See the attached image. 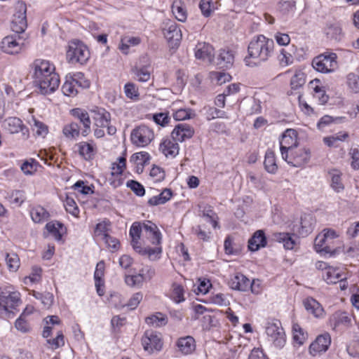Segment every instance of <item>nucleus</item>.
I'll return each instance as SVG.
<instances>
[{
    "instance_id": "f257e3e1",
    "label": "nucleus",
    "mask_w": 359,
    "mask_h": 359,
    "mask_svg": "<svg viewBox=\"0 0 359 359\" xmlns=\"http://www.w3.org/2000/svg\"><path fill=\"white\" fill-rule=\"evenodd\" d=\"M34 83L41 94L53 93L60 85L59 75L53 64L44 60H36L33 63Z\"/></svg>"
},
{
    "instance_id": "f03ea898",
    "label": "nucleus",
    "mask_w": 359,
    "mask_h": 359,
    "mask_svg": "<svg viewBox=\"0 0 359 359\" xmlns=\"http://www.w3.org/2000/svg\"><path fill=\"white\" fill-rule=\"evenodd\" d=\"M273 41L264 35L255 36L248 45V55L244 59L246 65L257 66L266 61L273 51Z\"/></svg>"
},
{
    "instance_id": "7ed1b4c3",
    "label": "nucleus",
    "mask_w": 359,
    "mask_h": 359,
    "mask_svg": "<svg viewBox=\"0 0 359 359\" xmlns=\"http://www.w3.org/2000/svg\"><path fill=\"white\" fill-rule=\"evenodd\" d=\"M339 234L332 229H324L315 238L314 248L318 252L324 254H334L337 252L336 245Z\"/></svg>"
},
{
    "instance_id": "20e7f679",
    "label": "nucleus",
    "mask_w": 359,
    "mask_h": 359,
    "mask_svg": "<svg viewBox=\"0 0 359 359\" xmlns=\"http://www.w3.org/2000/svg\"><path fill=\"white\" fill-rule=\"evenodd\" d=\"M90 58L88 48L81 41L73 40L69 43L67 50V60L69 63L83 65Z\"/></svg>"
},
{
    "instance_id": "39448f33",
    "label": "nucleus",
    "mask_w": 359,
    "mask_h": 359,
    "mask_svg": "<svg viewBox=\"0 0 359 359\" xmlns=\"http://www.w3.org/2000/svg\"><path fill=\"white\" fill-rule=\"evenodd\" d=\"M337 54L334 53H325L313 60L312 66L319 72H332L337 67Z\"/></svg>"
},
{
    "instance_id": "423d86ee",
    "label": "nucleus",
    "mask_w": 359,
    "mask_h": 359,
    "mask_svg": "<svg viewBox=\"0 0 359 359\" xmlns=\"http://www.w3.org/2000/svg\"><path fill=\"white\" fill-rule=\"evenodd\" d=\"M27 6L22 1H18L15 6V12L11 22V29L13 32L20 34L25 32L27 27Z\"/></svg>"
},
{
    "instance_id": "0eeeda50",
    "label": "nucleus",
    "mask_w": 359,
    "mask_h": 359,
    "mask_svg": "<svg viewBox=\"0 0 359 359\" xmlns=\"http://www.w3.org/2000/svg\"><path fill=\"white\" fill-rule=\"evenodd\" d=\"M348 277L349 274L347 271L332 266H330L323 273V278L327 284H336L339 283L341 290L347 289V279Z\"/></svg>"
},
{
    "instance_id": "6e6552de",
    "label": "nucleus",
    "mask_w": 359,
    "mask_h": 359,
    "mask_svg": "<svg viewBox=\"0 0 359 359\" xmlns=\"http://www.w3.org/2000/svg\"><path fill=\"white\" fill-rule=\"evenodd\" d=\"M163 33L170 48H176L180 46L182 34L176 22L170 20L165 22Z\"/></svg>"
},
{
    "instance_id": "1a4fd4ad",
    "label": "nucleus",
    "mask_w": 359,
    "mask_h": 359,
    "mask_svg": "<svg viewBox=\"0 0 359 359\" xmlns=\"http://www.w3.org/2000/svg\"><path fill=\"white\" fill-rule=\"evenodd\" d=\"M154 134L151 129L144 125L134 128L130 135L131 142L137 147H145L154 139Z\"/></svg>"
},
{
    "instance_id": "9d476101",
    "label": "nucleus",
    "mask_w": 359,
    "mask_h": 359,
    "mask_svg": "<svg viewBox=\"0 0 359 359\" xmlns=\"http://www.w3.org/2000/svg\"><path fill=\"white\" fill-rule=\"evenodd\" d=\"M20 302V293L0 289V316L10 312Z\"/></svg>"
},
{
    "instance_id": "9b49d317",
    "label": "nucleus",
    "mask_w": 359,
    "mask_h": 359,
    "mask_svg": "<svg viewBox=\"0 0 359 359\" xmlns=\"http://www.w3.org/2000/svg\"><path fill=\"white\" fill-rule=\"evenodd\" d=\"M297 144V133L294 129H287L282 135L280 142L282 158L287 159L288 151L295 148Z\"/></svg>"
},
{
    "instance_id": "f8f14e48",
    "label": "nucleus",
    "mask_w": 359,
    "mask_h": 359,
    "mask_svg": "<svg viewBox=\"0 0 359 359\" xmlns=\"http://www.w3.org/2000/svg\"><path fill=\"white\" fill-rule=\"evenodd\" d=\"M289 157L284 159L294 167H301L307 163L311 157V152L306 148H297V147L288 151Z\"/></svg>"
},
{
    "instance_id": "ddd939ff",
    "label": "nucleus",
    "mask_w": 359,
    "mask_h": 359,
    "mask_svg": "<svg viewBox=\"0 0 359 359\" xmlns=\"http://www.w3.org/2000/svg\"><path fill=\"white\" fill-rule=\"evenodd\" d=\"M266 333L277 347H283L285 343V334L280 322L268 323Z\"/></svg>"
},
{
    "instance_id": "4468645a",
    "label": "nucleus",
    "mask_w": 359,
    "mask_h": 359,
    "mask_svg": "<svg viewBox=\"0 0 359 359\" xmlns=\"http://www.w3.org/2000/svg\"><path fill=\"white\" fill-rule=\"evenodd\" d=\"M21 38L14 35H8L5 36L0 43V49L5 53L10 55H15L18 54L22 47V43H21L19 40Z\"/></svg>"
},
{
    "instance_id": "2eb2a0df",
    "label": "nucleus",
    "mask_w": 359,
    "mask_h": 359,
    "mask_svg": "<svg viewBox=\"0 0 359 359\" xmlns=\"http://www.w3.org/2000/svg\"><path fill=\"white\" fill-rule=\"evenodd\" d=\"M142 344L144 349L149 353L154 351H160L162 348L163 343L158 334L153 331H146L142 338Z\"/></svg>"
},
{
    "instance_id": "dca6fc26",
    "label": "nucleus",
    "mask_w": 359,
    "mask_h": 359,
    "mask_svg": "<svg viewBox=\"0 0 359 359\" xmlns=\"http://www.w3.org/2000/svg\"><path fill=\"white\" fill-rule=\"evenodd\" d=\"M194 134V129L187 123H179L173 129L171 136L175 142H184Z\"/></svg>"
},
{
    "instance_id": "f3484780",
    "label": "nucleus",
    "mask_w": 359,
    "mask_h": 359,
    "mask_svg": "<svg viewBox=\"0 0 359 359\" xmlns=\"http://www.w3.org/2000/svg\"><path fill=\"white\" fill-rule=\"evenodd\" d=\"M331 343V337L328 333L318 336L309 347L310 353L313 355L325 352L327 350Z\"/></svg>"
},
{
    "instance_id": "a211bd4d",
    "label": "nucleus",
    "mask_w": 359,
    "mask_h": 359,
    "mask_svg": "<svg viewBox=\"0 0 359 359\" xmlns=\"http://www.w3.org/2000/svg\"><path fill=\"white\" fill-rule=\"evenodd\" d=\"M90 116L94 121V125L97 128H105L110 123V114L104 109L97 108L90 111Z\"/></svg>"
},
{
    "instance_id": "6ab92c4d",
    "label": "nucleus",
    "mask_w": 359,
    "mask_h": 359,
    "mask_svg": "<svg viewBox=\"0 0 359 359\" xmlns=\"http://www.w3.org/2000/svg\"><path fill=\"white\" fill-rule=\"evenodd\" d=\"M143 232L145 236L154 245H159L161 240V233L157 226L151 221L143 222Z\"/></svg>"
},
{
    "instance_id": "aec40b11",
    "label": "nucleus",
    "mask_w": 359,
    "mask_h": 359,
    "mask_svg": "<svg viewBox=\"0 0 359 359\" xmlns=\"http://www.w3.org/2000/svg\"><path fill=\"white\" fill-rule=\"evenodd\" d=\"M195 56L197 59L211 62L214 59V48L207 43H198L195 48Z\"/></svg>"
},
{
    "instance_id": "412c9836",
    "label": "nucleus",
    "mask_w": 359,
    "mask_h": 359,
    "mask_svg": "<svg viewBox=\"0 0 359 359\" xmlns=\"http://www.w3.org/2000/svg\"><path fill=\"white\" fill-rule=\"evenodd\" d=\"M178 351L184 355L191 354L196 348V342L191 336L180 337L176 342Z\"/></svg>"
},
{
    "instance_id": "4be33fe9",
    "label": "nucleus",
    "mask_w": 359,
    "mask_h": 359,
    "mask_svg": "<svg viewBox=\"0 0 359 359\" xmlns=\"http://www.w3.org/2000/svg\"><path fill=\"white\" fill-rule=\"evenodd\" d=\"M75 147L79 155L86 160L92 159L96 151V144L93 141L81 142Z\"/></svg>"
},
{
    "instance_id": "5701e85b",
    "label": "nucleus",
    "mask_w": 359,
    "mask_h": 359,
    "mask_svg": "<svg viewBox=\"0 0 359 359\" xmlns=\"http://www.w3.org/2000/svg\"><path fill=\"white\" fill-rule=\"evenodd\" d=\"M304 306L306 310L316 318H323L325 315L320 304L312 297L306 298L304 301Z\"/></svg>"
},
{
    "instance_id": "b1692460",
    "label": "nucleus",
    "mask_w": 359,
    "mask_h": 359,
    "mask_svg": "<svg viewBox=\"0 0 359 359\" xmlns=\"http://www.w3.org/2000/svg\"><path fill=\"white\" fill-rule=\"evenodd\" d=\"M250 280L242 273H236L229 281L230 287L233 290L247 291L250 288Z\"/></svg>"
},
{
    "instance_id": "393cba45",
    "label": "nucleus",
    "mask_w": 359,
    "mask_h": 359,
    "mask_svg": "<svg viewBox=\"0 0 359 359\" xmlns=\"http://www.w3.org/2000/svg\"><path fill=\"white\" fill-rule=\"evenodd\" d=\"M73 115L77 118L83 126V129L81 132L83 136H87L90 132V117L88 113L80 109L73 110Z\"/></svg>"
},
{
    "instance_id": "a878e982",
    "label": "nucleus",
    "mask_w": 359,
    "mask_h": 359,
    "mask_svg": "<svg viewBox=\"0 0 359 359\" xmlns=\"http://www.w3.org/2000/svg\"><path fill=\"white\" fill-rule=\"evenodd\" d=\"M160 150L166 157H175L179 153V145L172 139H165L160 144Z\"/></svg>"
},
{
    "instance_id": "bb28decb",
    "label": "nucleus",
    "mask_w": 359,
    "mask_h": 359,
    "mask_svg": "<svg viewBox=\"0 0 359 359\" xmlns=\"http://www.w3.org/2000/svg\"><path fill=\"white\" fill-rule=\"evenodd\" d=\"M266 245V240L264 233L262 230L257 231L248 241V248L250 251L255 252L260 248Z\"/></svg>"
},
{
    "instance_id": "cd10ccee",
    "label": "nucleus",
    "mask_w": 359,
    "mask_h": 359,
    "mask_svg": "<svg viewBox=\"0 0 359 359\" xmlns=\"http://www.w3.org/2000/svg\"><path fill=\"white\" fill-rule=\"evenodd\" d=\"M273 239L275 241L282 243L287 250H292L297 245V239L294 235H290L287 233H274Z\"/></svg>"
},
{
    "instance_id": "c85d7f7f",
    "label": "nucleus",
    "mask_w": 359,
    "mask_h": 359,
    "mask_svg": "<svg viewBox=\"0 0 359 359\" xmlns=\"http://www.w3.org/2000/svg\"><path fill=\"white\" fill-rule=\"evenodd\" d=\"M104 273V263L103 261H100L97 264L94 278L95 281V287L97 290V292L100 296H102L104 294V280H102V277Z\"/></svg>"
},
{
    "instance_id": "c756f323",
    "label": "nucleus",
    "mask_w": 359,
    "mask_h": 359,
    "mask_svg": "<svg viewBox=\"0 0 359 359\" xmlns=\"http://www.w3.org/2000/svg\"><path fill=\"white\" fill-rule=\"evenodd\" d=\"M4 128L11 134L18 133L25 129L21 119L17 117H9L4 121Z\"/></svg>"
},
{
    "instance_id": "7c9ffc66",
    "label": "nucleus",
    "mask_w": 359,
    "mask_h": 359,
    "mask_svg": "<svg viewBox=\"0 0 359 359\" xmlns=\"http://www.w3.org/2000/svg\"><path fill=\"white\" fill-rule=\"evenodd\" d=\"M234 61V55L230 50H221L217 56V64L222 68H229Z\"/></svg>"
},
{
    "instance_id": "2f4dec72",
    "label": "nucleus",
    "mask_w": 359,
    "mask_h": 359,
    "mask_svg": "<svg viewBox=\"0 0 359 359\" xmlns=\"http://www.w3.org/2000/svg\"><path fill=\"white\" fill-rule=\"evenodd\" d=\"M29 123L34 135L44 138L48 133V127L43 122L37 120L34 116H32Z\"/></svg>"
},
{
    "instance_id": "473e14b6",
    "label": "nucleus",
    "mask_w": 359,
    "mask_h": 359,
    "mask_svg": "<svg viewBox=\"0 0 359 359\" xmlns=\"http://www.w3.org/2000/svg\"><path fill=\"white\" fill-rule=\"evenodd\" d=\"M202 222L209 223L216 229L218 226V217L210 206H205L201 210Z\"/></svg>"
},
{
    "instance_id": "72a5a7b5",
    "label": "nucleus",
    "mask_w": 359,
    "mask_h": 359,
    "mask_svg": "<svg viewBox=\"0 0 359 359\" xmlns=\"http://www.w3.org/2000/svg\"><path fill=\"white\" fill-rule=\"evenodd\" d=\"M172 12L175 18L180 22H185L187 13L184 4L181 0H174L172 5Z\"/></svg>"
},
{
    "instance_id": "f704fd0d",
    "label": "nucleus",
    "mask_w": 359,
    "mask_h": 359,
    "mask_svg": "<svg viewBox=\"0 0 359 359\" xmlns=\"http://www.w3.org/2000/svg\"><path fill=\"white\" fill-rule=\"evenodd\" d=\"M313 224V218L310 215H304L302 216L300 227L298 233L302 236H306L312 231Z\"/></svg>"
},
{
    "instance_id": "c9c22d12",
    "label": "nucleus",
    "mask_w": 359,
    "mask_h": 359,
    "mask_svg": "<svg viewBox=\"0 0 359 359\" xmlns=\"http://www.w3.org/2000/svg\"><path fill=\"white\" fill-rule=\"evenodd\" d=\"M142 232H143V223H133L130 229V235L132 238L133 247L135 250L140 248L139 239Z\"/></svg>"
},
{
    "instance_id": "e433bc0d",
    "label": "nucleus",
    "mask_w": 359,
    "mask_h": 359,
    "mask_svg": "<svg viewBox=\"0 0 359 359\" xmlns=\"http://www.w3.org/2000/svg\"><path fill=\"white\" fill-rule=\"evenodd\" d=\"M145 321L149 325L155 327H160L165 326L168 323V318L165 314L157 312L155 314L146 318Z\"/></svg>"
},
{
    "instance_id": "4c0bfd02",
    "label": "nucleus",
    "mask_w": 359,
    "mask_h": 359,
    "mask_svg": "<svg viewBox=\"0 0 359 359\" xmlns=\"http://www.w3.org/2000/svg\"><path fill=\"white\" fill-rule=\"evenodd\" d=\"M264 165L266 170L269 172L274 174L278 170V165L276 164L275 154L271 150H267L265 154V158Z\"/></svg>"
},
{
    "instance_id": "58836bf2",
    "label": "nucleus",
    "mask_w": 359,
    "mask_h": 359,
    "mask_svg": "<svg viewBox=\"0 0 359 359\" xmlns=\"http://www.w3.org/2000/svg\"><path fill=\"white\" fill-rule=\"evenodd\" d=\"M62 134L68 140H75L80 135V127L76 123H69L63 127Z\"/></svg>"
},
{
    "instance_id": "ea45409f",
    "label": "nucleus",
    "mask_w": 359,
    "mask_h": 359,
    "mask_svg": "<svg viewBox=\"0 0 359 359\" xmlns=\"http://www.w3.org/2000/svg\"><path fill=\"white\" fill-rule=\"evenodd\" d=\"M30 215L35 223L43 222L47 220L50 216L49 213L41 206H36L31 210Z\"/></svg>"
},
{
    "instance_id": "a19ab883",
    "label": "nucleus",
    "mask_w": 359,
    "mask_h": 359,
    "mask_svg": "<svg viewBox=\"0 0 359 359\" xmlns=\"http://www.w3.org/2000/svg\"><path fill=\"white\" fill-rule=\"evenodd\" d=\"M77 81L70 77L67 79L62 87V91L65 96L74 97L77 95L78 91L76 88Z\"/></svg>"
},
{
    "instance_id": "79ce46f5",
    "label": "nucleus",
    "mask_w": 359,
    "mask_h": 359,
    "mask_svg": "<svg viewBox=\"0 0 359 359\" xmlns=\"http://www.w3.org/2000/svg\"><path fill=\"white\" fill-rule=\"evenodd\" d=\"M144 275V269H142L137 274L126 276V283L130 287H140L145 280Z\"/></svg>"
},
{
    "instance_id": "37998d69",
    "label": "nucleus",
    "mask_w": 359,
    "mask_h": 359,
    "mask_svg": "<svg viewBox=\"0 0 359 359\" xmlns=\"http://www.w3.org/2000/svg\"><path fill=\"white\" fill-rule=\"evenodd\" d=\"M348 137V133L346 132H339L335 135L325 137L323 142L329 147H337V142L339 141L343 142Z\"/></svg>"
},
{
    "instance_id": "c03bdc74",
    "label": "nucleus",
    "mask_w": 359,
    "mask_h": 359,
    "mask_svg": "<svg viewBox=\"0 0 359 359\" xmlns=\"http://www.w3.org/2000/svg\"><path fill=\"white\" fill-rule=\"evenodd\" d=\"M172 196V192L170 189H165L158 196H153L148 201V203L150 205H158L160 204H164L170 199Z\"/></svg>"
},
{
    "instance_id": "a18cd8bd",
    "label": "nucleus",
    "mask_w": 359,
    "mask_h": 359,
    "mask_svg": "<svg viewBox=\"0 0 359 359\" xmlns=\"http://www.w3.org/2000/svg\"><path fill=\"white\" fill-rule=\"evenodd\" d=\"M348 321L349 318L346 316V313L341 311L334 313L330 318V324L333 329H336L338 326L341 325L346 324L348 323Z\"/></svg>"
},
{
    "instance_id": "49530a36",
    "label": "nucleus",
    "mask_w": 359,
    "mask_h": 359,
    "mask_svg": "<svg viewBox=\"0 0 359 359\" xmlns=\"http://www.w3.org/2000/svg\"><path fill=\"white\" fill-rule=\"evenodd\" d=\"M6 264L10 271L15 272L18 271L20 266V258L15 252L6 254Z\"/></svg>"
},
{
    "instance_id": "de8ad7c7",
    "label": "nucleus",
    "mask_w": 359,
    "mask_h": 359,
    "mask_svg": "<svg viewBox=\"0 0 359 359\" xmlns=\"http://www.w3.org/2000/svg\"><path fill=\"white\" fill-rule=\"evenodd\" d=\"M46 229L56 240L60 241L62 238V224L53 222H48L46 225Z\"/></svg>"
},
{
    "instance_id": "09e8293b",
    "label": "nucleus",
    "mask_w": 359,
    "mask_h": 359,
    "mask_svg": "<svg viewBox=\"0 0 359 359\" xmlns=\"http://www.w3.org/2000/svg\"><path fill=\"white\" fill-rule=\"evenodd\" d=\"M140 42L138 37L126 36L121 39L119 48L123 53L127 54L130 46L138 45Z\"/></svg>"
},
{
    "instance_id": "8fccbe9b",
    "label": "nucleus",
    "mask_w": 359,
    "mask_h": 359,
    "mask_svg": "<svg viewBox=\"0 0 359 359\" xmlns=\"http://www.w3.org/2000/svg\"><path fill=\"white\" fill-rule=\"evenodd\" d=\"M332 176V188L337 192L341 191L344 187L341 182V172L338 170H333L330 172Z\"/></svg>"
},
{
    "instance_id": "3c124183",
    "label": "nucleus",
    "mask_w": 359,
    "mask_h": 359,
    "mask_svg": "<svg viewBox=\"0 0 359 359\" xmlns=\"http://www.w3.org/2000/svg\"><path fill=\"white\" fill-rule=\"evenodd\" d=\"M205 224L202 222L201 224L193 227L192 231L199 239L206 241L210 238L211 232L206 229Z\"/></svg>"
},
{
    "instance_id": "603ef678",
    "label": "nucleus",
    "mask_w": 359,
    "mask_h": 359,
    "mask_svg": "<svg viewBox=\"0 0 359 359\" xmlns=\"http://www.w3.org/2000/svg\"><path fill=\"white\" fill-rule=\"evenodd\" d=\"M149 161V156L147 152H137L132 155L130 161L137 165H144L148 163Z\"/></svg>"
},
{
    "instance_id": "864d4df0",
    "label": "nucleus",
    "mask_w": 359,
    "mask_h": 359,
    "mask_svg": "<svg viewBox=\"0 0 359 359\" xmlns=\"http://www.w3.org/2000/svg\"><path fill=\"white\" fill-rule=\"evenodd\" d=\"M140 254L147 255L150 259H156L158 255L161 253V247H155L154 248H142L140 245V248L136 250Z\"/></svg>"
},
{
    "instance_id": "5fc2aeb1",
    "label": "nucleus",
    "mask_w": 359,
    "mask_h": 359,
    "mask_svg": "<svg viewBox=\"0 0 359 359\" xmlns=\"http://www.w3.org/2000/svg\"><path fill=\"white\" fill-rule=\"evenodd\" d=\"M64 205L67 212H68L74 217L79 216V208L72 198L67 196L64 202Z\"/></svg>"
},
{
    "instance_id": "6e6d98bb",
    "label": "nucleus",
    "mask_w": 359,
    "mask_h": 359,
    "mask_svg": "<svg viewBox=\"0 0 359 359\" xmlns=\"http://www.w3.org/2000/svg\"><path fill=\"white\" fill-rule=\"evenodd\" d=\"M305 74L301 71H297L290 81L292 88L297 89L305 83Z\"/></svg>"
},
{
    "instance_id": "4d7b16f0",
    "label": "nucleus",
    "mask_w": 359,
    "mask_h": 359,
    "mask_svg": "<svg viewBox=\"0 0 359 359\" xmlns=\"http://www.w3.org/2000/svg\"><path fill=\"white\" fill-rule=\"evenodd\" d=\"M279 64L281 67H285L292 64L293 62V56L288 52H287L285 49H282L278 57Z\"/></svg>"
},
{
    "instance_id": "13d9d810",
    "label": "nucleus",
    "mask_w": 359,
    "mask_h": 359,
    "mask_svg": "<svg viewBox=\"0 0 359 359\" xmlns=\"http://www.w3.org/2000/svg\"><path fill=\"white\" fill-rule=\"evenodd\" d=\"M38 168V163L34 159L25 161L21 165V170L25 175L34 174Z\"/></svg>"
},
{
    "instance_id": "bf43d9fd",
    "label": "nucleus",
    "mask_w": 359,
    "mask_h": 359,
    "mask_svg": "<svg viewBox=\"0 0 359 359\" xmlns=\"http://www.w3.org/2000/svg\"><path fill=\"white\" fill-rule=\"evenodd\" d=\"M117 160V163H114L111 165V174L114 176L121 175L126 168V160L125 157H119Z\"/></svg>"
},
{
    "instance_id": "052dcab7",
    "label": "nucleus",
    "mask_w": 359,
    "mask_h": 359,
    "mask_svg": "<svg viewBox=\"0 0 359 359\" xmlns=\"http://www.w3.org/2000/svg\"><path fill=\"white\" fill-rule=\"evenodd\" d=\"M294 340L299 345L304 344L306 339V334L303 332L302 329L298 324H294L292 326Z\"/></svg>"
},
{
    "instance_id": "680f3d73",
    "label": "nucleus",
    "mask_w": 359,
    "mask_h": 359,
    "mask_svg": "<svg viewBox=\"0 0 359 359\" xmlns=\"http://www.w3.org/2000/svg\"><path fill=\"white\" fill-rule=\"evenodd\" d=\"M205 116L208 121L215 118H227L224 111H221L215 107H208L206 109Z\"/></svg>"
},
{
    "instance_id": "e2e57ef3",
    "label": "nucleus",
    "mask_w": 359,
    "mask_h": 359,
    "mask_svg": "<svg viewBox=\"0 0 359 359\" xmlns=\"http://www.w3.org/2000/svg\"><path fill=\"white\" fill-rule=\"evenodd\" d=\"M124 92L126 96L130 99H138V89L133 83H127L124 86Z\"/></svg>"
},
{
    "instance_id": "0e129e2a",
    "label": "nucleus",
    "mask_w": 359,
    "mask_h": 359,
    "mask_svg": "<svg viewBox=\"0 0 359 359\" xmlns=\"http://www.w3.org/2000/svg\"><path fill=\"white\" fill-rule=\"evenodd\" d=\"M199 7L205 17H209L214 9L212 0H201L199 4Z\"/></svg>"
},
{
    "instance_id": "69168bd1",
    "label": "nucleus",
    "mask_w": 359,
    "mask_h": 359,
    "mask_svg": "<svg viewBox=\"0 0 359 359\" xmlns=\"http://www.w3.org/2000/svg\"><path fill=\"white\" fill-rule=\"evenodd\" d=\"M347 84L354 93L359 92V76L355 74H349L347 76Z\"/></svg>"
},
{
    "instance_id": "338daca9",
    "label": "nucleus",
    "mask_w": 359,
    "mask_h": 359,
    "mask_svg": "<svg viewBox=\"0 0 359 359\" xmlns=\"http://www.w3.org/2000/svg\"><path fill=\"white\" fill-rule=\"evenodd\" d=\"M172 297L174 301L177 303L184 301L183 287L180 285L173 284Z\"/></svg>"
},
{
    "instance_id": "774afa93",
    "label": "nucleus",
    "mask_w": 359,
    "mask_h": 359,
    "mask_svg": "<svg viewBox=\"0 0 359 359\" xmlns=\"http://www.w3.org/2000/svg\"><path fill=\"white\" fill-rule=\"evenodd\" d=\"M351 157V166L353 169L359 168V145L351 148L349 152Z\"/></svg>"
}]
</instances>
